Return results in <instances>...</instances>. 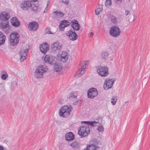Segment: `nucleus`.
<instances>
[{"label": "nucleus", "instance_id": "obj_9", "mask_svg": "<svg viewBox=\"0 0 150 150\" xmlns=\"http://www.w3.org/2000/svg\"><path fill=\"white\" fill-rule=\"evenodd\" d=\"M31 1L29 0H25L23 1L20 5L22 9L25 11L28 10L32 6Z\"/></svg>", "mask_w": 150, "mask_h": 150}, {"label": "nucleus", "instance_id": "obj_2", "mask_svg": "<svg viewBox=\"0 0 150 150\" xmlns=\"http://www.w3.org/2000/svg\"><path fill=\"white\" fill-rule=\"evenodd\" d=\"M78 129V134L81 138L87 137L90 133V129L88 125L81 126Z\"/></svg>", "mask_w": 150, "mask_h": 150}, {"label": "nucleus", "instance_id": "obj_16", "mask_svg": "<svg viewBox=\"0 0 150 150\" xmlns=\"http://www.w3.org/2000/svg\"><path fill=\"white\" fill-rule=\"evenodd\" d=\"M51 49L54 51L60 50L62 47V45L58 42H55L51 45Z\"/></svg>", "mask_w": 150, "mask_h": 150}, {"label": "nucleus", "instance_id": "obj_27", "mask_svg": "<svg viewBox=\"0 0 150 150\" xmlns=\"http://www.w3.org/2000/svg\"><path fill=\"white\" fill-rule=\"evenodd\" d=\"M55 64L54 66V69L55 71L58 72L61 70L62 69V65L59 63H55Z\"/></svg>", "mask_w": 150, "mask_h": 150}, {"label": "nucleus", "instance_id": "obj_33", "mask_svg": "<svg viewBox=\"0 0 150 150\" xmlns=\"http://www.w3.org/2000/svg\"><path fill=\"white\" fill-rule=\"evenodd\" d=\"M117 101L116 96H113L111 99V102L113 105H115L116 104Z\"/></svg>", "mask_w": 150, "mask_h": 150}, {"label": "nucleus", "instance_id": "obj_44", "mask_svg": "<svg viewBox=\"0 0 150 150\" xmlns=\"http://www.w3.org/2000/svg\"><path fill=\"white\" fill-rule=\"evenodd\" d=\"M93 35V34L92 32H91L89 35V36L90 37H92Z\"/></svg>", "mask_w": 150, "mask_h": 150}, {"label": "nucleus", "instance_id": "obj_48", "mask_svg": "<svg viewBox=\"0 0 150 150\" xmlns=\"http://www.w3.org/2000/svg\"><path fill=\"white\" fill-rule=\"evenodd\" d=\"M45 10H44V12H46V11H45Z\"/></svg>", "mask_w": 150, "mask_h": 150}, {"label": "nucleus", "instance_id": "obj_37", "mask_svg": "<svg viewBox=\"0 0 150 150\" xmlns=\"http://www.w3.org/2000/svg\"><path fill=\"white\" fill-rule=\"evenodd\" d=\"M98 130L99 132L103 131L104 130V128L102 126H99L98 127Z\"/></svg>", "mask_w": 150, "mask_h": 150}, {"label": "nucleus", "instance_id": "obj_45", "mask_svg": "<svg viewBox=\"0 0 150 150\" xmlns=\"http://www.w3.org/2000/svg\"><path fill=\"white\" fill-rule=\"evenodd\" d=\"M38 0H31V1H33V2H36L38 1Z\"/></svg>", "mask_w": 150, "mask_h": 150}, {"label": "nucleus", "instance_id": "obj_11", "mask_svg": "<svg viewBox=\"0 0 150 150\" xmlns=\"http://www.w3.org/2000/svg\"><path fill=\"white\" fill-rule=\"evenodd\" d=\"M65 35L69 37L70 40L73 41L76 40L78 38V35L76 32L74 31H73L71 30L67 31L65 33Z\"/></svg>", "mask_w": 150, "mask_h": 150}, {"label": "nucleus", "instance_id": "obj_43", "mask_svg": "<svg viewBox=\"0 0 150 150\" xmlns=\"http://www.w3.org/2000/svg\"><path fill=\"white\" fill-rule=\"evenodd\" d=\"M0 150H6V149L2 146H0Z\"/></svg>", "mask_w": 150, "mask_h": 150}, {"label": "nucleus", "instance_id": "obj_20", "mask_svg": "<svg viewBox=\"0 0 150 150\" xmlns=\"http://www.w3.org/2000/svg\"><path fill=\"white\" fill-rule=\"evenodd\" d=\"M59 54L61 56V61L63 62H67L68 59V53L66 51H62Z\"/></svg>", "mask_w": 150, "mask_h": 150}, {"label": "nucleus", "instance_id": "obj_4", "mask_svg": "<svg viewBox=\"0 0 150 150\" xmlns=\"http://www.w3.org/2000/svg\"><path fill=\"white\" fill-rule=\"evenodd\" d=\"M19 35L16 32L11 33L10 36V42L12 45H16L19 40Z\"/></svg>", "mask_w": 150, "mask_h": 150}, {"label": "nucleus", "instance_id": "obj_34", "mask_svg": "<svg viewBox=\"0 0 150 150\" xmlns=\"http://www.w3.org/2000/svg\"><path fill=\"white\" fill-rule=\"evenodd\" d=\"M108 55V54L107 52H103L101 54L102 58L103 59L106 58Z\"/></svg>", "mask_w": 150, "mask_h": 150}, {"label": "nucleus", "instance_id": "obj_36", "mask_svg": "<svg viewBox=\"0 0 150 150\" xmlns=\"http://www.w3.org/2000/svg\"><path fill=\"white\" fill-rule=\"evenodd\" d=\"M111 4V0H106L105 2V5L106 7H108Z\"/></svg>", "mask_w": 150, "mask_h": 150}, {"label": "nucleus", "instance_id": "obj_15", "mask_svg": "<svg viewBox=\"0 0 150 150\" xmlns=\"http://www.w3.org/2000/svg\"><path fill=\"white\" fill-rule=\"evenodd\" d=\"M48 69L46 66L40 65L35 70V72L39 75H42L44 72L47 71Z\"/></svg>", "mask_w": 150, "mask_h": 150}, {"label": "nucleus", "instance_id": "obj_24", "mask_svg": "<svg viewBox=\"0 0 150 150\" xmlns=\"http://www.w3.org/2000/svg\"><path fill=\"white\" fill-rule=\"evenodd\" d=\"M53 16L55 18H59L63 17L64 15V14L60 11H56L52 13Z\"/></svg>", "mask_w": 150, "mask_h": 150}, {"label": "nucleus", "instance_id": "obj_40", "mask_svg": "<svg viewBox=\"0 0 150 150\" xmlns=\"http://www.w3.org/2000/svg\"><path fill=\"white\" fill-rule=\"evenodd\" d=\"M8 77V76H1V78L3 80H5Z\"/></svg>", "mask_w": 150, "mask_h": 150}, {"label": "nucleus", "instance_id": "obj_5", "mask_svg": "<svg viewBox=\"0 0 150 150\" xmlns=\"http://www.w3.org/2000/svg\"><path fill=\"white\" fill-rule=\"evenodd\" d=\"M109 33L114 37H118L120 35L121 30L117 26L113 25L110 29Z\"/></svg>", "mask_w": 150, "mask_h": 150}, {"label": "nucleus", "instance_id": "obj_49", "mask_svg": "<svg viewBox=\"0 0 150 150\" xmlns=\"http://www.w3.org/2000/svg\"><path fill=\"white\" fill-rule=\"evenodd\" d=\"M129 1H130V0H129Z\"/></svg>", "mask_w": 150, "mask_h": 150}, {"label": "nucleus", "instance_id": "obj_29", "mask_svg": "<svg viewBox=\"0 0 150 150\" xmlns=\"http://www.w3.org/2000/svg\"><path fill=\"white\" fill-rule=\"evenodd\" d=\"M71 146L73 148H78L79 146V142L76 141H74L71 144Z\"/></svg>", "mask_w": 150, "mask_h": 150}, {"label": "nucleus", "instance_id": "obj_38", "mask_svg": "<svg viewBox=\"0 0 150 150\" xmlns=\"http://www.w3.org/2000/svg\"><path fill=\"white\" fill-rule=\"evenodd\" d=\"M62 2L65 5H67L69 4V0H62Z\"/></svg>", "mask_w": 150, "mask_h": 150}, {"label": "nucleus", "instance_id": "obj_14", "mask_svg": "<svg viewBox=\"0 0 150 150\" xmlns=\"http://www.w3.org/2000/svg\"><path fill=\"white\" fill-rule=\"evenodd\" d=\"M71 23V21L70 22L67 20H63L61 21L59 26V30L61 31L64 30L65 27L69 25Z\"/></svg>", "mask_w": 150, "mask_h": 150}, {"label": "nucleus", "instance_id": "obj_17", "mask_svg": "<svg viewBox=\"0 0 150 150\" xmlns=\"http://www.w3.org/2000/svg\"><path fill=\"white\" fill-rule=\"evenodd\" d=\"M41 52L43 54H45L49 50V45L46 43H44L40 46Z\"/></svg>", "mask_w": 150, "mask_h": 150}, {"label": "nucleus", "instance_id": "obj_28", "mask_svg": "<svg viewBox=\"0 0 150 150\" xmlns=\"http://www.w3.org/2000/svg\"><path fill=\"white\" fill-rule=\"evenodd\" d=\"M108 18L113 23H117V18L113 15H110V16Z\"/></svg>", "mask_w": 150, "mask_h": 150}, {"label": "nucleus", "instance_id": "obj_18", "mask_svg": "<svg viewBox=\"0 0 150 150\" xmlns=\"http://www.w3.org/2000/svg\"><path fill=\"white\" fill-rule=\"evenodd\" d=\"M28 27L30 30L35 31L38 27V24L37 22L33 21L29 23Z\"/></svg>", "mask_w": 150, "mask_h": 150}, {"label": "nucleus", "instance_id": "obj_8", "mask_svg": "<svg viewBox=\"0 0 150 150\" xmlns=\"http://www.w3.org/2000/svg\"><path fill=\"white\" fill-rule=\"evenodd\" d=\"M98 94V91L95 88L89 89L87 92L88 97L91 99L94 98Z\"/></svg>", "mask_w": 150, "mask_h": 150}, {"label": "nucleus", "instance_id": "obj_10", "mask_svg": "<svg viewBox=\"0 0 150 150\" xmlns=\"http://www.w3.org/2000/svg\"><path fill=\"white\" fill-rule=\"evenodd\" d=\"M115 80V78L105 80L103 85L104 89L105 90H108L111 88Z\"/></svg>", "mask_w": 150, "mask_h": 150}, {"label": "nucleus", "instance_id": "obj_35", "mask_svg": "<svg viewBox=\"0 0 150 150\" xmlns=\"http://www.w3.org/2000/svg\"><path fill=\"white\" fill-rule=\"evenodd\" d=\"M39 9V7L37 6H34L31 8V10L32 11H33L35 12L37 11Z\"/></svg>", "mask_w": 150, "mask_h": 150}, {"label": "nucleus", "instance_id": "obj_23", "mask_svg": "<svg viewBox=\"0 0 150 150\" xmlns=\"http://www.w3.org/2000/svg\"><path fill=\"white\" fill-rule=\"evenodd\" d=\"M74 138V136L71 132H69L66 134L65 139L67 141H72Z\"/></svg>", "mask_w": 150, "mask_h": 150}, {"label": "nucleus", "instance_id": "obj_41", "mask_svg": "<svg viewBox=\"0 0 150 150\" xmlns=\"http://www.w3.org/2000/svg\"><path fill=\"white\" fill-rule=\"evenodd\" d=\"M43 76H35V78L37 79H41L43 78Z\"/></svg>", "mask_w": 150, "mask_h": 150}, {"label": "nucleus", "instance_id": "obj_46", "mask_svg": "<svg viewBox=\"0 0 150 150\" xmlns=\"http://www.w3.org/2000/svg\"><path fill=\"white\" fill-rule=\"evenodd\" d=\"M118 1H119L120 2H122V0H117Z\"/></svg>", "mask_w": 150, "mask_h": 150}, {"label": "nucleus", "instance_id": "obj_21", "mask_svg": "<svg viewBox=\"0 0 150 150\" xmlns=\"http://www.w3.org/2000/svg\"><path fill=\"white\" fill-rule=\"evenodd\" d=\"M11 24L14 27H17L20 25V22L16 17H13L10 20Z\"/></svg>", "mask_w": 150, "mask_h": 150}, {"label": "nucleus", "instance_id": "obj_32", "mask_svg": "<svg viewBox=\"0 0 150 150\" xmlns=\"http://www.w3.org/2000/svg\"><path fill=\"white\" fill-rule=\"evenodd\" d=\"M77 94L75 92H72L70 94L69 98L70 99L71 98H76L77 96Z\"/></svg>", "mask_w": 150, "mask_h": 150}, {"label": "nucleus", "instance_id": "obj_12", "mask_svg": "<svg viewBox=\"0 0 150 150\" xmlns=\"http://www.w3.org/2000/svg\"><path fill=\"white\" fill-rule=\"evenodd\" d=\"M54 58H55L53 56H50L48 55L43 56L42 57V59H43L45 62L51 65L54 64L55 63Z\"/></svg>", "mask_w": 150, "mask_h": 150}, {"label": "nucleus", "instance_id": "obj_25", "mask_svg": "<svg viewBox=\"0 0 150 150\" xmlns=\"http://www.w3.org/2000/svg\"><path fill=\"white\" fill-rule=\"evenodd\" d=\"M98 146L94 144H90L87 145V147L85 148L83 150H96Z\"/></svg>", "mask_w": 150, "mask_h": 150}, {"label": "nucleus", "instance_id": "obj_6", "mask_svg": "<svg viewBox=\"0 0 150 150\" xmlns=\"http://www.w3.org/2000/svg\"><path fill=\"white\" fill-rule=\"evenodd\" d=\"M99 75H108L109 74L108 68L107 67L99 66L97 69Z\"/></svg>", "mask_w": 150, "mask_h": 150}, {"label": "nucleus", "instance_id": "obj_3", "mask_svg": "<svg viewBox=\"0 0 150 150\" xmlns=\"http://www.w3.org/2000/svg\"><path fill=\"white\" fill-rule=\"evenodd\" d=\"M0 28L6 34L8 33L11 30L10 26L8 21H0Z\"/></svg>", "mask_w": 150, "mask_h": 150}, {"label": "nucleus", "instance_id": "obj_42", "mask_svg": "<svg viewBox=\"0 0 150 150\" xmlns=\"http://www.w3.org/2000/svg\"><path fill=\"white\" fill-rule=\"evenodd\" d=\"M130 13V12L128 10L126 11L125 14L126 16H127Z\"/></svg>", "mask_w": 150, "mask_h": 150}, {"label": "nucleus", "instance_id": "obj_47", "mask_svg": "<svg viewBox=\"0 0 150 150\" xmlns=\"http://www.w3.org/2000/svg\"><path fill=\"white\" fill-rule=\"evenodd\" d=\"M107 76L105 75V76Z\"/></svg>", "mask_w": 150, "mask_h": 150}, {"label": "nucleus", "instance_id": "obj_26", "mask_svg": "<svg viewBox=\"0 0 150 150\" xmlns=\"http://www.w3.org/2000/svg\"><path fill=\"white\" fill-rule=\"evenodd\" d=\"M6 39V37L2 32L0 31V46L4 44Z\"/></svg>", "mask_w": 150, "mask_h": 150}, {"label": "nucleus", "instance_id": "obj_31", "mask_svg": "<svg viewBox=\"0 0 150 150\" xmlns=\"http://www.w3.org/2000/svg\"><path fill=\"white\" fill-rule=\"evenodd\" d=\"M82 122H83L84 123H86L87 125L88 126V125H92V126H94V125H93V124H95L96 123H97V122H95V121H83Z\"/></svg>", "mask_w": 150, "mask_h": 150}, {"label": "nucleus", "instance_id": "obj_13", "mask_svg": "<svg viewBox=\"0 0 150 150\" xmlns=\"http://www.w3.org/2000/svg\"><path fill=\"white\" fill-rule=\"evenodd\" d=\"M86 61L81 62V67L77 70L75 75H82L85 72V69L86 67Z\"/></svg>", "mask_w": 150, "mask_h": 150}, {"label": "nucleus", "instance_id": "obj_30", "mask_svg": "<svg viewBox=\"0 0 150 150\" xmlns=\"http://www.w3.org/2000/svg\"><path fill=\"white\" fill-rule=\"evenodd\" d=\"M103 10L102 5H100L99 7L96 10V15H98L99 14L100 11H101Z\"/></svg>", "mask_w": 150, "mask_h": 150}, {"label": "nucleus", "instance_id": "obj_19", "mask_svg": "<svg viewBox=\"0 0 150 150\" xmlns=\"http://www.w3.org/2000/svg\"><path fill=\"white\" fill-rule=\"evenodd\" d=\"M10 16V14L6 12H2L0 14V19L1 20L8 21Z\"/></svg>", "mask_w": 150, "mask_h": 150}, {"label": "nucleus", "instance_id": "obj_1", "mask_svg": "<svg viewBox=\"0 0 150 150\" xmlns=\"http://www.w3.org/2000/svg\"><path fill=\"white\" fill-rule=\"evenodd\" d=\"M72 110V107L69 105L63 106L59 111V115L64 117H67L69 116Z\"/></svg>", "mask_w": 150, "mask_h": 150}, {"label": "nucleus", "instance_id": "obj_39", "mask_svg": "<svg viewBox=\"0 0 150 150\" xmlns=\"http://www.w3.org/2000/svg\"><path fill=\"white\" fill-rule=\"evenodd\" d=\"M0 74L1 75H8L7 73L4 71H1V73Z\"/></svg>", "mask_w": 150, "mask_h": 150}, {"label": "nucleus", "instance_id": "obj_22", "mask_svg": "<svg viewBox=\"0 0 150 150\" xmlns=\"http://www.w3.org/2000/svg\"><path fill=\"white\" fill-rule=\"evenodd\" d=\"M71 23H72V27L74 30H79L80 28V26L77 20H74L73 21H71Z\"/></svg>", "mask_w": 150, "mask_h": 150}, {"label": "nucleus", "instance_id": "obj_7", "mask_svg": "<svg viewBox=\"0 0 150 150\" xmlns=\"http://www.w3.org/2000/svg\"><path fill=\"white\" fill-rule=\"evenodd\" d=\"M27 46V47L26 48H23V49H22L20 51V59L21 62H23L26 58L27 53L29 49V46L28 45Z\"/></svg>", "mask_w": 150, "mask_h": 150}]
</instances>
